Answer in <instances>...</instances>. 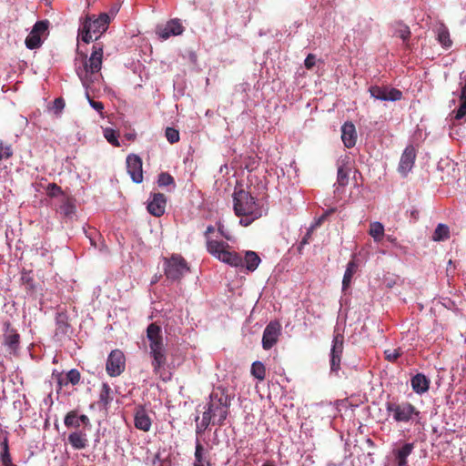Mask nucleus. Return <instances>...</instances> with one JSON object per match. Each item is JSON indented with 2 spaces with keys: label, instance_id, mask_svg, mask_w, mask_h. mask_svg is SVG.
<instances>
[{
  "label": "nucleus",
  "instance_id": "f257e3e1",
  "mask_svg": "<svg viewBox=\"0 0 466 466\" xmlns=\"http://www.w3.org/2000/svg\"><path fill=\"white\" fill-rule=\"evenodd\" d=\"M208 253L220 261L236 268L245 267L248 271L256 270L261 262L259 256L255 251H246L242 258L238 253L230 250V247L224 241L207 240Z\"/></svg>",
  "mask_w": 466,
  "mask_h": 466
},
{
  "label": "nucleus",
  "instance_id": "f03ea898",
  "mask_svg": "<svg viewBox=\"0 0 466 466\" xmlns=\"http://www.w3.org/2000/svg\"><path fill=\"white\" fill-rule=\"evenodd\" d=\"M230 400L223 391H212L196 432L202 434L210 424L223 426L228 415Z\"/></svg>",
  "mask_w": 466,
  "mask_h": 466
},
{
  "label": "nucleus",
  "instance_id": "7ed1b4c3",
  "mask_svg": "<svg viewBox=\"0 0 466 466\" xmlns=\"http://www.w3.org/2000/svg\"><path fill=\"white\" fill-rule=\"evenodd\" d=\"M104 48L103 45L96 43L92 47V52L87 59L86 55H82L81 64L76 63V72L85 89L91 88L96 81L101 78L98 73L101 70L103 63Z\"/></svg>",
  "mask_w": 466,
  "mask_h": 466
},
{
  "label": "nucleus",
  "instance_id": "20e7f679",
  "mask_svg": "<svg viewBox=\"0 0 466 466\" xmlns=\"http://www.w3.org/2000/svg\"><path fill=\"white\" fill-rule=\"evenodd\" d=\"M233 208L236 216L240 217V224L248 227L262 216L261 208L249 192L239 189L233 194Z\"/></svg>",
  "mask_w": 466,
  "mask_h": 466
},
{
  "label": "nucleus",
  "instance_id": "39448f33",
  "mask_svg": "<svg viewBox=\"0 0 466 466\" xmlns=\"http://www.w3.org/2000/svg\"><path fill=\"white\" fill-rule=\"evenodd\" d=\"M147 339L149 342L150 356L152 357V368L155 374L167 363V350L164 346L161 327L153 322L147 328Z\"/></svg>",
  "mask_w": 466,
  "mask_h": 466
},
{
  "label": "nucleus",
  "instance_id": "423d86ee",
  "mask_svg": "<svg viewBox=\"0 0 466 466\" xmlns=\"http://www.w3.org/2000/svg\"><path fill=\"white\" fill-rule=\"evenodd\" d=\"M109 23L110 17L106 13L95 19L91 16L86 17L81 28L82 41L88 44L93 40V35H95V40H97L107 30Z\"/></svg>",
  "mask_w": 466,
  "mask_h": 466
},
{
  "label": "nucleus",
  "instance_id": "0eeeda50",
  "mask_svg": "<svg viewBox=\"0 0 466 466\" xmlns=\"http://www.w3.org/2000/svg\"><path fill=\"white\" fill-rule=\"evenodd\" d=\"M165 275L168 279L179 280L189 271L187 261L180 255H172L165 263Z\"/></svg>",
  "mask_w": 466,
  "mask_h": 466
},
{
  "label": "nucleus",
  "instance_id": "6e6552de",
  "mask_svg": "<svg viewBox=\"0 0 466 466\" xmlns=\"http://www.w3.org/2000/svg\"><path fill=\"white\" fill-rule=\"evenodd\" d=\"M386 410L393 413V419L397 422H408L413 414L419 413L415 407L408 402L399 404L389 401L386 403Z\"/></svg>",
  "mask_w": 466,
  "mask_h": 466
},
{
  "label": "nucleus",
  "instance_id": "1a4fd4ad",
  "mask_svg": "<svg viewBox=\"0 0 466 466\" xmlns=\"http://www.w3.org/2000/svg\"><path fill=\"white\" fill-rule=\"evenodd\" d=\"M3 344L10 354H16L20 348V335L9 321L4 322Z\"/></svg>",
  "mask_w": 466,
  "mask_h": 466
},
{
  "label": "nucleus",
  "instance_id": "9d476101",
  "mask_svg": "<svg viewBox=\"0 0 466 466\" xmlns=\"http://www.w3.org/2000/svg\"><path fill=\"white\" fill-rule=\"evenodd\" d=\"M369 92L372 97L381 101H399L402 98V92L394 87L371 86Z\"/></svg>",
  "mask_w": 466,
  "mask_h": 466
},
{
  "label": "nucleus",
  "instance_id": "9b49d317",
  "mask_svg": "<svg viewBox=\"0 0 466 466\" xmlns=\"http://www.w3.org/2000/svg\"><path fill=\"white\" fill-rule=\"evenodd\" d=\"M106 372L111 377L120 375L125 370V356L119 350H114L109 354L106 365Z\"/></svg>",
  "mask_w": 466,
  "mask_h": 466
},
{
  "label": "nucleus",
  "instance_id": "f8f14e48",
  "mask_svg": "<svg viewBox=\"0 0 466 466\" xmlns=\"http://www.w3.org/2000/svg\"><path fill=\"white\" fill-rule=\"evenodd\" d=\"M344 338L341 334H336L333 337L332 347L330 350V370L332 372H338L340 370V362L343 353Z\"/></svg>",
  "mask_w": 466,
  "mask_h": 466
},
{
  "label": "nucleus",
  "instance_id": "ddd939ff",
  "mask_svg": "<svg viewBox=\"0 0 466 466\" xmlns=\"http://www.w3.org/2000/svg\"><path fill=\"white\" fill-rule=\"evenodd\" d=\"M281 332V325L279 321H270L265 328L262 336V347L270 350L279 340Z\"/></svg>",
  "mask_w": 466,
  "mask_h": 466
},
{
  "label": "nucleus",
  "instance_id": "4468645a",
  "mask_svg": "<svg viewBox=\"0 0 466 466\" xmlns=\"http://www.w3.org/2000/svg\"><path fill=\"white\" fill-rule=\"evenodd\" d=\"M183 31L184 26L182 25L179 19H171L166 24L158 25L157 26V34L163 40H167L172 35H179L183 33Z\"/></svg>",
  "mask_w": 466,
  "mask_h": 466
},
{
  "label": "nucleus",
  "instance_id": "2eb2a0df",
  "mask_svg": "<svg viewBox=\"0 0 466 466\" xmlns=\"http://www.w3.org/2000/svg\"><path fill=\"white\" fill-rule=\"evenodd\" d=\"M127 168L132 180L135 183L143 181L142 159L135 154L128 155L127 157Z\"/></svg>",
  "mask_w": 466,
  "mask_h": 466
},
{
  "label": "nucleus",
  "instance_id": "dca6fc26",
  "mask_svg": "<svg viewBox=\"0 0 466 466\" xmlns=\"http://www.w3.org/2000/svg\"><path fill=\"white\" fill-rule=\"evenodd\" d=\"M415 159H416L415 147L413 146L410 145L404 149V151L400 157V164H399V167H398L399 172L402 176L406 177L408 175V173L413 167Z\"/></svg>",
  "mask_w": 466,
  "mask_h": 466
},
{
  "label": "nucleus",
  "instance_id": "f3484780",
  "mask_svg": "<svg viewBox=\"0 0 466 466\" xmlns=\"http://www.w3.org/2000/svg\"><path fill=\"white\" fill-rule=\"evenodd\" d=\"M167 198L162 193H154L151 195L147 207V211L154 217H161L166 210Z\"/></svg>",
  "mask_w": 466,
  "mask_h": 466
},
{
  "label": "nucleus",
  "instance_id": "a211bd4d",
  "mask_svg": "<svg viewBox=\"0 0 466 466\" xmlns=\"http://www.w3.org/2000/svg\"><path fill=\"white\" fill-rule=\"evenodd\" d=\"M76 211L75 205V199L67 195H63V198H60V205L57 208V212L66 219H71Z\"/></svg>",
  "mask_w": 466,
  "mask_h": 466
},
{
  "label": "nucleus",
  "instance_id": "6ab92c4d",
  "mask_svg": "<svg viewBox=\"0 0 466 466\" xmlns=\"http://www.w3.org/2000/svg\"><path fill=\"white\" fill-rule=\"evenodd\" d=\"M341 139L344 146L351 148L356 145L357 132L353 123L346 122L341 127Z\"/></svg>",
  "mask_w": 466,
  "mask_h": 466
},
{
  "label": "nucleus",
  "instance_id": "aec40b11",
  "mask_svg": "<svg viewBox=\"0 0 466 466\" xmlns=\"http://www.w3.org/2000/svg\"><path fill=\"white\" fill-rule=\"evenodd\" d=\"M134 421L135 427L140 431H148L151 428V419L142 406L136 409Z\"/></svg>",
  "mask_w": 466,
  "mask_h": 466
},
{
  "label": "nucleus",
  "instance_id": "412c9836",
  "mask_svg": "<svg viewBox=\"0 0 466 466\" xmlns=\"http://www.w3.org/2000/svg\"><path fill=\"white\" fill-rule=\"evenodd\" d=\"M68 442L75 450H84L88 445L87 435L83 430H76L68 435Z\"/></svg>",
  "mask_w": 466,
  "mask_h": 466
},
{
  "label": "nucleus",
  "instance_id": "4be33fe9",
  "mask_svg": "<svg viewBox=\"0 0 466 466\" xmlns=\"http://www.w3.org/2000/svg\"><path fill=\"white\" fill-rule=\"evenodd\" d=\"M414 449V443H405L400 448L393 451L396 466H409L407 458Z\"/></svg>",
  "mask_w": 466,
  "mask_h": 466
},
{
  "label": "nucleus",
  "instance_id": "5701e85b",
  "mask_svg": "<svg viewBox=\"0 0 466 466\" xmlns=\"http://www.w3.org/2000/svg\"><path fill=\"white\" fill-rule=\"evenodd\" d=\"M412 390L418 394H423L429 390L431 380L422 373H418L410 380Z\"/></svg>",
  "mask_w": 466,
  "mask_h": 466
},
{
  "label": "nucleus",
  "instance_id": "b1692460",
  "mask_svg": "<svg viewBox=\"0 0 466 466\" xmlns=\"http://www.w3.org/2000/svg\"><path fill=\"white\" fill-rule=\"evenodd\" d=\"M194 456L193 466H211L208 451L205 450L199 441H197Z\"/></svg>",
  "mask_w": 466,
  "mask_h": 466
},
{
  "label": "nucleus",
  "instance_id": "393cba45",
  "mask_svg": "<svg viewBox=\"0 0 466 466\" xmlns=\"http://www.w3.org/2000/svg\"><path fill=\"white\" fill-rule=\"evenodd\" d=\"M113 400V390L107 383H103L99 393V400L97 405L104 410H107L110 403Z\"/></svg>",
  "mask_w": 466,
  "mask_h": 466
},
{
  "label": "nucleus",
  "instance_id": "a878e982",
  "mask_svg": "<svg viewBox=\"0 0 466 466\" xmlns=\"http://www.w3.org/2000/svg\"><path fill=\"white\" fill-rule=\"evenodd\" d=\"M56 336H65L68 333L70 324L68 317L65 312H58L56 317Z\"/></svg>",
  "mask_w": 466,
  "mask_h": 466
},
{
  "label": "nucleus",
  "instance_id": "bb28decb",
  "mask_svg": "<svg viewBox=\"0 0 466 466\" xmlns=\"http://www.w3.org/2000/svg\"><path fill=\"white\" fill-rule=\"evenodd\" d=\"M358 269V265L354 260L349 261L342 279V290L345 291L350 285L353 275Z\"/></svg>",
  "mask_w": 466,
  "mask_h": 466
},
{
  "label": "nucleus",
  "instance_id": "cd10ccee",
  "mask_svg": "<svg viewBox=\"0 0 466 466\" xmlns=\"http://www.w3.org/2000/svg\"><path fill=\"white\" fill-rule=\"evenodd\" d=\"M21 285L27 292L35 293V286L31 271H23L20 278Z\"/></svg>",
  "mask_w": 466,
  "mask_h": 466
},
{
  "label": "nucleus",
  "instance_id": "c85d7f7f",
  "mask_svg": "<svg viewBox=\"0 0 466 466\" xmlns=\"http://www.w3.org/2000/svg\"><path fill=\"white\" fill-rule=\"evenodd\" d=\"M450 238V228L445 224H439L435 228L432 240L434 241H444Z\"/></svg>",
  "mask_w": 466,
  "mask_h": 466
},
{
  "label": "nucleus",
  "instance_id": "c756f323",
  "mask_svg": "<svg viewBox=\"0 0 466 466\" xmlns=\"http://www.w3.org/2000/svg\"><path fill=\"white\" fill-rule=\"evenodd\" d=\"M65 425L70 429L79 430L81 425L80 420H78L77 410H70L66 413L64 419Z\"/></svg>",
  "mask_w": 466,
  "mask_h": 466
},
{
  "label": "nucleus",
  "instance_id": "7c9ffc66",
  "mask_svg": "<svg viewBox=\"0 0 466 466\" xmlns=\"http://www.w3.org/2000/svg\"><path fill=\"white\" fill-rule=\"evenodd\" d=\"M369 234L375 241H380L384 236V226L377 221L370 223Z\"/></svg>",
  "mask_w": 466,
  "mask_h": 466
},
{
  "label": "nucleus",
  "instance_id": "2f4dec72",
  "mask_svg": "<svg viewBox=\"0 0 466 466\" xmlns=\"http://www.w3.org/2000/svg\"><path fill=\"white\" fill-rule=\"evenodd\" d=\"M437 39H438L439 43L444 48H449L452 45V41L451 40L449 30L443 25L438 29Z\"/></svg>",
  "mask_w": 466,
  "mask_h": 466
},
{
  "label": "nucleus",
  "instance_id": "473e14b6",
  "mask_svg": "<svg viewBox=\"0 0 466 466\" xmlns=\"http://www.w3.org/2000/svg\"><path fill=\"white\" fill-rule=\"evenodd\" d=\"M251 374L258 380L262 381L266 378V368L261 361H255L251 365Z\"/></svg>",
  "mask_w": 466,
  "mask_h": 466
},
{
  "label": "nucleus",
  "instance_id": "72a5a7b5",
  "mask_svg": "<svg viewBox=\"0 0 466 466\" xmlns=\"http://www.w3.org/2000/svg\"><path fill=\"white\" fill-rule=\"evenodd\" d=\"M96 90V87H95V85H92V87L91 88H88V91L87 89H86V99L88 100L89 102V105L95 109L96 110L98 113H100V115H102L103 113V110H104V105L102 102H99V101H95L91 98V93H94Z\"/></svg>",
  "mask_w": 466,
  "mask_h": 466
},
{
  "label": "nucleus",
  "instance_id": "f704fd0d",
  "mask_svg": "<svg viewBox=\"0 0 466 466\" xmlns=\"http://www.w3.org/2000/svg\"><path fill=\"white\" fill-rule=\"evenodd\" d=\"M1 445H2V449H3L2 452H1V461H2V464L4 466H15L12 462L11 455L9 453L7 440L5 439L2 442Z\"/></svg>",
  "mask_w": 466,
  "mask_h": 466
},
{
  "label": "nucleus",
  "instance_id": "c9c22d12",
  "mask_svg": "<svg viewBox=\"0 0 466 466\" xmlns=\"http://www.w3.org/2000/svg\"><path fill=\"white\" fill-rule=\"evenodd\" d=\"M25 43L28 49H35L41 46L42 40L38 35H36L33 32H30V34L25 38Z\"/></svg>",
  "mask_w": 466,
  "mask_h": 466
},
{
  "label": "nucleus",
  "instance_id": "e433bc0d",
  "mask_svg": "<svg viewBox=\"0 0 466 466\" xmlns=\"http://www.w3.org/2000/svg\"><path fill=\"white\" fill-rule=\"evenodd\" d=\"M157 184L159 187L176 186L174 177L167 172H161L158 175Z\"/></svg>",
  "mask_w": 466,
  "mask_h": 466
},
{
  "label": "nucleus",
  "instance_id": "4c0bfd02",
  "mask_svg": "<svg viewBox=\"0 0 466 466\" xmlns=\"http://www.w3.org/2000/svg\"><path fill=\"white\" fill-rule=\"evenodd\" d=\"M105 138L114 147H119L118 135L112 128L106 127L104 129Z\"/></svg>",
  "mask_w": 466,
  "mask_h": 466
},
{
  "label": "nucleus",
  "instance_id": "58836bf2",
  "mask_svg": "<svg viewBox=\"0 0 466 466\" xmlns=\"http://www.w3.org/2000/svg\"><path fill=\"white\" fill-rule=\"evenodd\" d=\"M80 379V372L76 369H72L66 373L65 384L71 383L72 385H76L79 383Z\"/></svg>",
  "mask_w": 466,
  "mask_h": 466
},
{
  "label": "nucleus",
  "instance_id": "ea45409f",
  "mask_svg": "<svg viewBox=\"0 0 466 466\" xmlns=\"http://www.w3.org/2000/svg\"><path fill=\"white\" fill-rule=\"evenodd\" d=\"M46 193L51 198L60 197V198H63V195H66L63 192L61 187H59L56 183L48 184L46 187Z\"/></svg>",
  "mask_w": 466,
  "mask_h": 466
},
{
  "label": "nucleus",
  "instance_id": "a19ab883",
  "mask_svg": "<svg viewBox=\"0 0 466 466\" xmlns=\"http://www.w3.org/2000/svg\"><path fill=\"white\" fill-rule=\"evenodd\" d=\"M13 156V148L10 144L0 141V160L8 159Z\"/></svg>",
  "mask_w": 466,
  "mask_h": 466
},
{
  "label": "nucleus",
  "instance_id": "79ce46f5",
  "mask_svg": "<svg viewBox=\"0 0 466 466\" xmlns=\"http://www.w3.org/2000/svg\"><path fill=\"white\" fill-rule=\"evenodd\" d=\"M337 183L340 187H344L349 183V173L342 166L338 168Z\"/></svg>",
  "mask_w": 466,
  "mask_h": 466
},
{
  "label": "nucleus",
  "instance_id": "37998d69",
  "mask_svg": "<svg viewBox=\"0 0 466 466\" xmlns=\"http://www.w3.org/2000/svg\"><path fill=\"white\" fill-rule=\"evenodd\" d=\"M384 355L388 361L395 362L402 355V351L400 348L394 350H386L384 351Z\"/></svg>",
  "mask_w": 466,
  "mask_h": 466
},
{
  "label": "nucleus",
  "instance_id": "c03bdc74",
  "mask_svg": "<svg viewBox=\"0 0 466 466\" xmlns=\"http://www.w3.org/2000/svg\"><path fill=\"white\" fill-rule=\"evenodd\" d=\"M48 29V22L47 21H37L31 32L38 35L41 37V35L45 34Z\"/></svg>",
  "mask_w": 466,
  "mask_h": 466
},
{
  "label": "nucleus",
  "instance_id": "a18cd8bd",
  "mask_svg": "<svg viewBox=\"0 0 466 466\" xmlns=\"http://www.w3.org/2000/svg\"><path fill=\"white\" fill-rule=\"evenodd\" d=\"M165 135L167 141L171 144H174L179 140V132L173 127H167Z\"/></svg>",
  "mask_w": 466,
  "mask_h": 466
},
{
  "label": "nucleus",
  "instance_id": "49530a36",
  "mask_svg": "<svg viewBox=\"0 0 466 466\" xmlns=\"http://www.w3.org/2000/svg\"><path fill=\"white\" fill-rule=\"evenodd\" d=\"M396 35L400 38H401L403 41H406L410 36V30L409 26L405 25H400V27L396 30Z\"/></svg>",
  "mask_w": 466,
  "mask_h": 466
},
{
  "label": "nucleus",
  "instance_id": "de8ad7c7",
  "mask_svg": "<svg viewBox=\"0 0 466 466\" xmlns=\"http://www.w3.org/2000/svg\"><path fill=\"white\" fill-rule=\"evenodd\" d=\"M454 118L456 120H461L466 116V102L461 101V105L459 108L454 111Z\"/></svg>",
  "mask_w": 466,
  "mask_h": 466
},
{
  "label": "nucleus",
  "instance_id": "09e8293b",
  "mask_svg": "<svg viewBox=\"0 0 466 466\" xmlns=\"http://www.w3.org/2000/svg\"><path fill=\"white\" fill-rule=\"evenodd\" d=\"M315 62H316L315 56L312 54H309L307 56L306 59L304 61V65L307 69H311L315 66Z\"/></svg>",
  "mask_w": 466,
  "mask_h": 466
},
{
  "label": "nucleus",
  "instance_id": "8fccbe9b",
  "mask_svg": "<svg viewBox=\"0 0 466 466\" xmlns=\"http://www.w3.org/2000/svg\"><path fill=\"white\" fill-rule=\"evenodd\" d=\"M54 107L57 112H60L65 107V101L63 98L58 97L54 101Z\"/></svg>",
  "mask_w": 466,
  "mask_h": 466
},
{
  "label": "nucleus",
  "instance_id": "3c124183",
  "mask_svg": "<svg viewBox=\"0 0 466 466\" xmlns=\"http://www.w3.org/2000/svg\"><path fill=\"white\" fill-rule=\"evenodd\" d=\"M78 420H80V423L84 426V428L91 427L90 420L86 415H85V414L78 415Z\"/></svg>",
  "mask_w": 466,
  "mask_h": 466
},
{
  "label": "nucleus",
  "instance_id": "603ef678",
  "mask_svg": "<svg viewBox=\"0 0 466 466\" xmlns=\"http://www.w3.org/2000/svg\"><path fill=\"white\" fill-rule=\"evenodd\" d=\"M312 228H313V227L310 229H309L308 232L306 233V235L303 237V238L300 241V246H304L309 243V240L311 237Z\"/></svg>",
  "mask_w": 466,
  "mask_h": 466
},
{
  "label": "nucleus",
  "instance_id": "864d4df0",
  "mask_svg": "<svg viewBox=\"0 0 466 466\" xmlns=\"http://www.w3.org/2000/svg\"><path fill=\"white\" fill-rule=\"evenodd\" d=\"M460 101L466 102V81H465V84L463 85V86L461 87V96H460Z\"/></svg>",
  "mask_w": 466,
  "mask_h": 466
},
{
  "label": "nucleus",
  "instance_id": "5fc2aeb1",
  "mask_svg": "<svg viewBox=\"0 0 466 466\" xmlns=\"http://www.w3.org/2000/svg\"><path fill=\"white\" fill-rule=\"evenodd\" d=\"M215 228L213 226H208L205 231V236L208 237L209 234L213 233Z\"/></svg>",
  "mask_w": 466,
  "mask_h": 466
},
{
  "label": "nucleus",
  "instance_id": "6e6d98bb",
  "mask_svg": "<svg viewBox=\"0 0 466 466\" xmlns=\"http://www.w3.org/2000/svg\"><path fill=\"white\" fill-rule=\"evenodd\" d=\"M65 381H66V378H65V379H62V378H59V379H58V384H59L60 389H61L63 386H66V385H67V384H65Z\"/></svg>",
  "mask_w": 466,
  "mask_h": 466
},
{
  "label": "nucleus",
  "instance_id": "4d7b16f0",
  "mask_svg": "<svg viewBox=\"0 0 466 466\" xmlns=\"http://www.w3.org/2000/svg\"><path fill=\"white\" fill-rule=\"evenodd\" d=\"M262 466H276V464L273 461H267L262 464Z\"/></svg>",
  "mask_w": 466,
  "mask_h": 466
},
{
  "label": "nucleus",
  "instance_id": "13d9d810",
  "mask_svg": "<svg viewBox=\"0 0 466 466\" xmlns=\"http://www.w3.org/2000/svg\"><path fill=\"white\" fill-rule=\"evenodd\" d=\"M326 215H323L319 219V222L317 223V225H319L321 223V221L325 218Z\"/></svg>",
  "mask_w": 466,
  "mask_h": 466
},
{
  "label": "nucleus",
  "instance_id": "bf43d9fd",
  "mask_svg": "<svg viewBox=\"0 0 466 466\" xmlns=\"http://www.w3.org/2000/svg\"><path fill=\"white\" fill-rule=\"evenodd\" d=\"M90 242H91L92 245H94V246L96 245L91 238H90Z\"/></svg>",
  "mask_w": 466,
  "mask_h": 466
}]
</instances>
